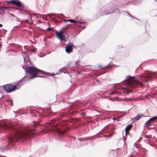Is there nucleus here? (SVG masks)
Returning a JSON list of instances; mask_svg holds the SVG:
<instances>
[{"label": "nucleus", "mask_w": 157, "mask_h": 157, "mask_svg": "<svg viewBox=\"0 0 157 157\" xmlns=\"http://www.w3.org/2000/svg\"><path fill=\"white\" fill-rule=\"evenodd\" d=\"M24 59V63L25 62L26 63L28 62H30V61L29 59L28 55L26 54L25 52H23L22 54Z\"/></svg>", "instance_id": "9"}, {"label": "nucleus", "mask_w": 157, "mask_h": 157, "mask_svg": "<svg viewBox=\"0 0 157 157\" xmlns=\"http://www.w3.org/2000/svg\"><path fill=\"white\" fill-rule=\"evenodd\" d=\"M32 16H33V17H34L35 18H38L39 17L40 18H41V16L40 14L36 15V14H32L31 15H30L29 16V17L30 18V19L31 22L32 23L33 22V21L31 20Z\"/></svg>", "instance_id": "11"}, {"label": "nucleus", "mask_w": 157, "mask_h": 157, "mask_svg": "<svg viewBox=\"0 0 157 157\" xmlns=\"http://www.w3.org/2000/svg\"><path fill=\"white\" fill-rule=\"evenodd\" d=\"M128 15L129 16V17H131L132 18H136V19H137V20H139V19H137V18H136L134 17L133 16H132V15H130V14H128Z\"/></svg>", "instance_id": "21"}, {"label": "nucleus", "mask_w": 157, "mask_h": 157, "mask_svg": "<svg viewBox=\"0 0 157 157\" xmlns=\"http://www.w3.org/2000/svg\"><path fill=\"white\" fill-rule=\"evenodd\" d=\"M7 3L14 4L20 7L21 6V5L20 1L18 0H11L10 1H7Z\"/></svg>", "instance_id": "7"}, {"label": "nucleus", "mask_w": 157, "mask_h": 157, "mask_svg": "<svg viewBox=\"0 0 157 157\" xmlns=\"http://www.w3.org/2000/svg\"><path fill=\"white\" fill-rule=\"evenodd\" d=\"M110 99L111 100H112L111 99Z\"/></svg>", "instance_id": "43"}, {"label": "nucleus", "mask_w": 157, "mask_h": 157, "mask_svg": "<svg viewBox=\"0 0 157 157\" xmlns=\"http://www.w3.org/2000/svg\"><path fill=\"white\" fill-rule=\"evenodd\" d=\"M156 147V148H157V146H156V147Z\"/></svg>", "instance_id": "38"}, {"label": "nucleus", "mask_w": 157, "mask_h": 157, "mask_svg": "<svg viewBox=\"0 0 157 157\" xmlns=\"http://www.w3.org/2000/svg\"><path fill=\"white\" fill-rule=\"evenodd\" d=\"M114 11V10L113 9H110L109 10H105L103 12V13L105 15H107L113 12Z\"/></svg>", "instance_id": "12"}, {"label": "nucleus", "mask_w": 157, "mask_h": 157, "mask_svg": "<svg viewBox=\"0 0 157 157\" xmlns=\"http://www.w3.org/2000/svg\"><path fill=\"white\" fill-rule=\"evenodd\" d=\"M128 100L130 101V100H131V98H128Z\"/></svg>", "instance_id": "34"}, {"label": "nucleus", "mask_w": 157, "mask_h": 157, "mask_svg": "<svg viewBox=\"0 0 157 157\" xmlns=\"http://www.w3.org/2000/svg\"><path fill=\"white\" fill-rule=\"evenodd\" d=\"M64 21H65V22H66L67 21H68V20L67 19H65V20H64Z\"/></svg>", "instance_id": "27"}, {"label": "nucleus", "mask_w": 157, "mask_h": 157, "mask_svg": "<svg viewBox=\"0 0 157 157\" xmlns=\"http://www.w3.org/2000/svg\"><path fill=\"white\" fill-rule=\"evenodd\" d=\"M113 120H114L116 121H119V118H113Z\"/></svg>", "instance_id": "22"}, {"label": "nucleus", "mask_w": 157, "mask_h": 157, "mask_svg": "<svg viewBox=\"0 0 157 157\" xmlns=\"http://www.w3.org/2000/svg\"><path fill=\"white\" fill-rule=\"evenodd\" d=\"M85 113L84 112H83V113H82V115H83H83H85Z\"/></svg>", "instance_id": "30"}, {"label": "nucleus", "mask_w": 157, "mask_h": 157, "mask_svg": "<svg viewBox=\"0 0 157 157\" xmlns=\"http://www.w3.org/2000/svg\"><path fill=\"white\" fill-rule=\"evenodd\" d=\"M6 6H5V7H4V9H6Z\"/></svg>", "instance_id": "36"}, {"label": "nucleus", "mask_w": 157, "mask_h": 157, "mask_svg": "<svg viewBox=\"0 0 157 157\" xmlns=\"http://www.w3.org/2000/svg\"><path fill=\"white\" fill-rule=\"evenodd\" d=\"M2 26V25L1 24H0V27H1Z\"/></svg>", "instance_id": "31"}, {"label": "nucleus", "mask_w": 157, "mask_h": 157, "mask_svg": "<svg viewBox=\"0 0 157 157\" xmlns=\"http://www.w3.org/2000/svg\"><path fill=\"white\" fill-rule=\"evenodd\" d=\"M0 128L6 131L11 130L13 132L12 136H9L7 138L9 144H13L14 142L19 140L22 141L26 138H30L31 136L33 137V134L34 133L33 130L27 128L21 131L14 129L12 125L5 121L0 122Z\"/></svg>", "instance_id": "1"}, {"label": "nucleus", "mask_w": 157, "mask_h": 157, "mask_svg": "<svg viewBox=\"0 0 157 157\" xmlns=\"http://www.w3.org/2000/svg\"><path fill=\"white\" fill-rule=\"evenodd\" d=\"M157 119V117H153L150 118L148 121H147L145 123L146 127H148L151 125V123L154 120Z\"/></svg>", "instance_id": "8"}, {"label": "nucleus", "mask_w": 157, "mask_h": 157, "mask_svg": "<svg viewBox=\"0 0 157 157\" xmlns=\"http://www.w3.org/2000/svg\"><path fill=\"white\" fill-rule=\"evenodd\" d=\"M112 65L111 64V63H110L107 66H106L105 67L106 68H108L109 67H111Z\"/></svg>", "instance_id": "20"}, {"label": "nucleus", "mask_w": 157, "mask_h": 157, "mask_svg": "<svg viewBox=\"0 0 157 157\" xmlns=\"http://www.w3.org/2000/svg\"><path fill=\"white\" fill-rule=\"evenodd\" d=\"M11 105H12V103H11Z\"/></svg>", "instance_id": "41"}, {"label": "nucleus", "mask_w": 157, "mask_h": 157, "mask_svg": "<svg viewBox=\"0 0 157 157\" xmlns=\"http://www.w3.org/2000/svg\"><path fill=\"white\" fill-rule=\"evenodd\" d=\"M39 124V123L37 122L34 121L33 122V125L35 127L38 126Z\"/></svg>", "instance_id": "16"}, {"label": "nucleus", "mask_w": 157, "mask_h": 157, "mask_svg": "<svg viewBox=\"0 0 157 157\" xmlns=\"http://www.w3.org/2000/svg\"><path fill=\"white\" fill-rule=\"evenodd\" d=\"M76 19H77V17H76Z\"/></svg>", "instance_id": "42"}, {"label": "nucleus", "mask_w": 157, "mask_h": 157, "mask_svg": "<svg viewBox=\"0 0 157 157\" xmlns=\"http://www.w3.org/2000/svg\"><path fill=\"white\" fill-rule=\"evenodd\" d=\"M47 30L49 31H53V29L52 28H47Z\"/></svg>", "instance_id": "17"}, {"label": "nucleus", "mask_w": 157, "mask_h": 157, "mask_svg": "<svg viewBox=\"0 0 157 157\" xmlns=\"http://www.w3.org/2000/svg\"><path fill=\"white\" fill-rule=\"evenodd\" d=\"M96 81H97V82H98V80H96Z\"/></svg>", "instance_id": "39"}, {"label": "nucleus", "mask_w": 157, "mask_h": 157, "mask_svg": "<svg viewBox=\"0 0 157 157\" xmlns=\"http://www.w3.org/2000/svg\"><path fill=\"white\" fill-rule=\"evenodd\" d=\"M43 16V15H42ZM42 18H43V19H44L45 20H47V19L45 18H44V17H41Z\"/></svg>", "instance_id": "29"}, {"label": "nucleus", "mask_w": 157, "mask_h": 157, "mask_svg": "<svg viewBox=\"0 0 157 157\" xmlns=\"http://www.w3.org/2000/svg\"><path fill=\"white\" fill-rule=\"evenodd\" d=\"M99 67H101V66H98Z\"/></svg>", "instance_id": "37"}, {"label": "nucleus", "mask_w": 157, "mask_h": 157, "mask_svg": "<svg viewBox=\"0 0 157 157\" xmlns=\"http://www.w3.org/2000/svg\"><path fill=\"white\" fill-rule=\"evenodd\" d=\"M73 44L69 43L65 47V51L67 53H70L72 51Z\"/></svg>", "instance_id": "6"}, {"label": "nucleus", "mask_w": 157, "mask_h": 157, "mask_svg": "<svg viewBox=\"0 0 157 157\" xmlns=\"http://www.w3.org/2000/svg\"><path fill=\"white\" fill-rule=\"evenodd\" d=\"M127 79L128 80H129L130 81L133 82L139 83L138 82H136V79H135L134 77L133 76L132 77L130 76H127ZM139 83L141 84L140 82H139Z\"/></svg>", "instance_id": "10"}, {"label": "nucleus", "mask_w": 157, "mask_h": 157, "mask_svg": "<svg viewBox=\"0 0 157 157\" xmlns=\"http://www.w3.org/2000/svg\"><path fill=\"white\" fill-rule=\"evenodd\" d=\"M144 115L143 114H138L136 117L133 118V120L134 121H137L140 118L143 117Z\"/></svg>", "instance_id": "13"}, {"label": "nucleus", "mask_w": 157, "mask_h": 157, "mask_svg": "<svg viewBox=\"0 0 157 157\" xmlns=\"http://www.w3.org/2000/svg\"><path fill=\"white\" fill-rule=\"evenodd\" d=\"M38 21L39 22V23H41V21H40V20H38Z\"/></svg>", "instance_id": "33"}, {"label": "nucleus", "mask_w": 157, "mask_h": 157, "mask_svg": "<svg viewBox=\"0 0 157 157\" xmlns=\"http://www.w3.org/2000/svg\"><path fill=\"white\" fill-rule=\"evenodd\" d=\"M68 21L71 23H77V21L73 19H68Z\"/></svg>", "instance_id": "15"}, {"label": "nucleus", "mask_w": 157, "mask_h": 157, "mask_svg": "<svg viewBox=\"0 0 157 157\" xmlns=\"http://www.w3.org/2000/svg\"><path fill=\"white\" fill-rule=\"evenodd\" d=\"M152 74L151 73V74H150V75L149 76H147V78H150V77H152Z\"/></svg>", "instance_id": "25"}, {"label": "nucleus", "mask_w": 157, "mask_h": 157, "mask_svg": "<svg viewBox=\"0 0 157 157\" xmlns=\"http://www.w3.org/2000/svg\"><path fill=\"white\" fill-rule=\"evenodd\" d=\"M56 34L57 38H58L60 40H64L66 41V39L64 36L63 35L62 31L59 32L57 31Z\"/></svg>", "instance_id": "5"}, {"label": "nucleus", "mask_w": 157, "mask_h": 157, "mask_svg": "<svg viewBox=\"0 0 157 157\" xmlns=\"http://www.w3.org/2000/svg\"><path fill=\"white\" fill-rule=\"evenodd\" d=\"M58 123V121L52 119L50 122H49L47 125H46L47 132H51L55 131L57 132L59 135H62L66 131H62L60 130L59 128H56V126Z\"/></svg>", "instance_id": "2"}, {"label": "nucleus", "mask_w": 157, "mask_h": 157, "mask_svg": "<svg viewBox=\"0 0 157 157\" xmlns=\"http://www.w3.org/2000/svg\"><path fill=\"white\" fill-rule=\"evenodd\" d=\"M79 64L78 63V62L76 61L75 62V66H76L78 67V66H79Z\"/></svg>", "instance_id": "19"}, {"label": "nucleus", "mask_w": 157, "mask_h": 157, "mask_svg": "<svg viewBox=\"0 0 157 157\" xmlns=\"http://www.w3.org/2000/svg\"><path fill=\"white\" fill-rule=\"evenodd\" d=\"M25 71L31 76V78L32 79L34 78L37 74L42 73L41 70H39L34 67H31L29 66H27L25 68L24 67H22Z\"/></svg>", "instance_id": "3"}, {"label": "nucleus", "mask_w": 157, "mask_h": 157, "mask_svg": "<svg viewBox=\"0 0 157 157\" xmlns=\"http://www.w3.org/2000/svg\"><path fill=\"white\" fill-rule=\"evenodd\" d=\"M85 22H77V23L80 24H83V23H84Z\"/></svg>", "instance_id": "24"}, {"label": "nucleus", "mask_w": 157, "mask_h": 157, "mask_svg": "<svg viewBox=\"0 0 157 157\" xmlns=\"http://www.w3.org/2000/svg\"><path fill=\"white\" fill-rule=\"evenodd\" d=\"M23 79L19 82L15 86L11 84H8L3 86V88L4 90L8 93H9L14 91L15 89H18L22 86L25 82L23 81Z\"/></svg>", "instance_id": "4"}, {"label": "nucleus", "mask_w": 157, "mask_h": 157, "mask_svg": "<svg viewBox=\"0 0 157 157\" xmlns=\"http://www.w3.org/2000/svg\"><path fill=\"white\" fill-rule=\"evenodd\" d=\"M2 147H0V150H2Z\"/></svg>", "instance_id": "35"}, {"label": "nucleus", "mask_w": 157, "mask_h": 157, "mask_svg": "<svg viewBox=\"0 0 157 157\" xmlns=\"http://www.w3.org/2000/svg\"><path fill=\"white\" fill-rule=\"evenodd\" d=\"M69 65V64H68L67 65V66H66L65 67H64L62 68V69H60V70H61V71H62L63 70H64L66 69Z\"/></svg>", "instance_id": "18"}, {"label": "nucleus", "mask_w": 157, "mask_h": 157, "mask_svg": "<svg viewBox=\"0 0 157 157\" xmlns=\"http://www.w3.org/2000/svg\"><path fill=\"white\" fill-rule=\"evenodd\" d=\"M110 135H105L104 136L105 137H109V136Z\"/></svg>", "instance_id": "28"}, {"label": "nucleus", "mask_w": 157, "mask_h": 157, "mask_svg": "<svg viewBox=\"0 0 157 157\" xmlns=\"http://www.w3.org/2000/svg\"><path fill=\"white\" fill-rule=\"evenodd\" d=\"M131 86H132L131 85Z\"/></svg>", "instance_id": "40"}, {"label": "nucleus", "mask_w": 157, "mask_h": 157, "mask_svg": "<svg viewBox=\"0 0 157 157\" xmlns=\"http://www.w3.org/2000/svg\"><path fill=\"white\" fill-rule=\"evenodd\" d=\"M78 140L79 141H83V139L82 138H78Z\"/></svg>", "instance_id": "26"}, {"label": "nucleus", "mask_w": 157, "mask_h": 157, "mask_svg": "<svg viewBox=\"0 0 157 157\" xmlns=\"http://www.w3.org/2000/svg\"><path fill=\"white\" fill-rule=\"evenodd\" d=\"M114 93V92H111V95H112V94H113Z\"/></svg>", "instance_id": "32"}, {"label": "nucleus", "mask_w": 157, "mask_h": 157, "mask_svg": "<svg viewBox=\"0 0 157 157\" xmlns=\"http://www.w3.org/2000/svg\"><path fill=\"white\" fill-rule=\"evenodd\" d=\"M132 127V125H128V126H127V127L125 128V134H126L127 133H128L129 131V130Z\"/></svg>", "instance_id": "14"}, {"label": "nucleus", "mask_w": 157, "mask_h": 157, "mask_svg": "<svg viewBox=\"0 0 157 157\" xmlns=\"http://www.w3.org/2000/svg\"><path fill=\"white\" fill-rule=\"evenodd\" d=\"M51 15V14H46L45 15V16L46 17H47V16H49V17L50 18H51V17H50V15Z\"/></svg>", "instance_id": "23"}]
</instances>
